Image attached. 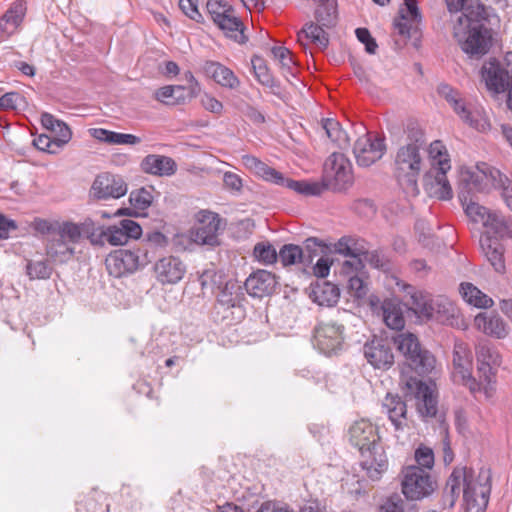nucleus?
Segmentation results:
<instances>
[{
  "label": "nucleus",
  "mask_w": 512,
  "mask_h": 512,
  "mask_svg": "<svg viewBox=\"0 0 512 512\" xmlns=\"http://www.w3.org/2000/svg\"><path fill=\"white\" fill-rule=\"evenodd\" d=\"M481 74L487 89L493 93H503L507 87L512 85L506 67H503L496 59L487 61L482 66Z\"/></svg>",
  "instance_id": "nucleus-19"
},
{
  "label": "nucleus",
  "mask_w": 512,
  "mask_h": 512,
  "mask_svg": "<svg viewBox=\"0 0 512 512\" xmlns=\"http://www.w3.org/2000/svg\"><path fill=\"white\" fill-rule=\"evenodd\" d=\"M386 150L383 139L364 135L356 141L353 152L358 165L369 167L382 158Z\"/></svg>",
  "instance_id": "nucleus-17"
},
{
  "label": "nucleus",
  "mask_w": 512,
  "mask_h": 512,
  "mask_svg": "<svg viewBox=\"0 0 512 512\" xmlns=\"http://www.w3.org/2000/svg\"><path fill=\"white\" fill-rule=\"evenodd\" d=\"M417 466L430 472L434 466L433 450L427 446H420L415 451Z\"/></svg>",
  "instance_id": "nucleus-53"
},
{
  "label": "nucleus",
  "mask_w": 512,
  "mask_h": 512,
  "mask_svg": "<svg viewBox=\"0 0 512 512\" xmlns=\"http://www.w3.org/2000/svg\"><path fill=\"white\" fill-rule=\"evenodd\" d=\"M46 253L54 261L65 263L73 257L75 249L57 233L56 236L49 240L46 246Z\"/></svg>",
  "instance_id": "nucleus-36"
},
{
  "label": "nucleus",
  "mask_w": 512,
  "mask_h": 512,
  "mask_svg": "<svg viewBox=\"0 0 512 512\" xmlns=\"http://www.w3.org/2000/svg\"><path fill=\"white\" fill-rule=\"evenodd\" d=\"M430 168L439 171H450L451 160L446 146L440 140L433 141L428 149Z\"/></svg>",
  "instance_id": "nucleus-37"
},
{
  "label": "nucleus",
  "mask_w": 512,
  "mask_h": 512,
  "mask_svg": "<svg viewBox=\"0 0 512 512\" xmlns=\"http://www.w3.org/2000/svg\"><path fill=\"white\" fill-rule=\"evenodd\" d=\"M99 236L114 246L126 244L128 242V219H123L120 222V227L109 226L106 230L101 229Z\"/></svg>",
  "instance_id": "nucleus-45"
},
{
  "label": "nucleus",
  "mask_w": 512,
  "mask_h": 512,
  "mask_svg": "<svg viewBox=\"0 0 512 512\" xmlns=\"http://www.w3.org/2000/svg\"><path fill=\"white\" fill-rule=\"evenodd\" d=\"M278 259L283 266L295 265L302 262L303 251L298 245L286 244L280 249Z\"/></svg>",
  "instance_id": "nucleus-52"
},
{
  "label": "nucleus",
  "mask_w": 512,
  "mask_h": 512,
  "mask_svg": "<svg viewBox=\"0 0 512 512\" xmlns=\"http://www.w3.org/2000/svg\"><path fill=\"white\" fill-rule=\"evenodd\" d=\"M157 280L162 284H176L186 273V265L175 256H166L155 264Z\"/></svg>",
  "instance_id": "nucleus-21"
},
{
  "label": "nucleus",
  "mask_w": 512,
  "mask_h": 512,
  "mask_svg": "<svg viewBox=\"0 0 512 512\" xmlns=\"http://www.w3.org/2000/svg\"><path fill=\"white\" fill-rule=\"evenodd\" d=\"M252 64L255 75L259 82H261L263 85L271 86L273 84V78L262 61L260 59L252 60Z\"/></svg>",
  "instance_id": "nucleus-59"
},
{
  "label": "nucleus",
  "mask_w": 512,
  "mask_h": 512,
  "mask_svg": "<svg viewBox=\"0 0 512 512\" xmlns=\"http://www.w3.org/2000/svg\"><path fill=\"white\" fill-rule=\"evenodd\" d=\"M459 293L466 303L476 308L488 309L494 304L491 297L469 282L460 284Z\"/></svg>",
  "instance_id": "nucleus-35"
},
{
  "label": "nucleus",
  "mask_w": 512,
  "mask_h": 512,
  "mask_svg": "<svg viewBox=\"0 0 512 512\" xmlns=\"http://www.w3.org/2000/svg\"><path fill=\"white\" fill-rule=\"evenodd\" d=\"M397 349L405 356L411 369L419 375L430 374L435 368V357L421 348L417 337L412 333H401L394 337Z\"/></svg>",
  "instance_id": "nucleus-9"
},
{
  "label": "nucleus",
  "mask_w": 512,
  "mask_h": 512,
  "mask_svg": "<svg viewBox=\"0 0 512 512\" xmlns=\"http://www.w3.org/2000/svg\"><path fill=\"white\" fill-rule=\"evenodd\" d=\"M206 7L215 24L222 16H225L232 10V7L223 2V0H208Z\"/></svg>",
  "instance_id": "nucleus-54"
},
{
  "label": "nucleus",
  "mask_w": 512,
  "mask_h": 512,
  "mask_svg": "<svg viewBox=\"0 0 512 512\" xmlns=\"http://www.w3.org/2000/svg\"><path fill=\"white\" fill-rule=\"evenodd\" d=\"M243 165L253 172L255 175L266 181L277 184L282 181V173L268 166L258 158L252 155H244L242 157Z\"/></svg>",
  "instance_id": "nucleus-34"
},
{
  "label": "nucleus",
  "mask_w": 512,
  "mask_h": 512,
  "mask_svg": "<svg viewBox=\"0 0 512 512\" xmlns=\"http://www.w3.org/2000/svg\"><path fill=\"white\" fill-rule=\"evenodd\" d=\"M223 183L225 188L233 193H240L243 187V181L241 177L233 172L224 173Z\"/></svg>",
  "instance_id": "nucleus-61"
},
{
  "label": "nucleus",
  "mask_w": 512,
  "mask_h": 512,
  "mask_svg": "<svg viewBox=\"0 0 512 512\" xmlns=\"http://www.w3.org/2000/svg\"><path fill=\"white\" fill-rule=\"evenodd\" d=\"M315 18L317 23L323 27L330 28L336 24L337 21V1L324 0L317 7L315 11Z\"/></svg>",
  "instance_id": "nucleus-43"
},
{
  "label": "nucleus",
  "mask_w": 512,
  "mask_h": 512,
  "mask_svg": "<svg viewBox=\"0 0 512 512\" xmlns=\"http://www.w3.org/2000/svg\"><path fill=\"white\" fill-rule=\"evenodd\" d=\"M257 512H294L292 509L289 508L288 505L274 502V501H267L261 504Z\"/></svg>",
  "instance_id": "nucleus-64"
},
{
  "label": "nucleus",
  "mask_w": 512,
  "mask_h": 512,
  "mask_svg": "<svg viewBox=\"0 0 512 512\" xmlns=\"http://www.w3.org/2000/svg\"><path fill=\"white\" fill-rule=\"evenodd\" d=\"M402 474V492L407 499L421 500L436 489V481L430 472L419 466H408Z\"/></svg>",
  "instance_id": "nucleus-11"
},
{
  "label": "nucleus",
  "mask_w": 512,
  "mask_h": 512,
  "mask_svg": "<svg viewBox=\"0 0 512 512\" xmlns=\"http://www.w3.org/2000/svg\"><path fill=\"white\" fill-rule=\"evenodd\" d=\"M401 382L405 385L407 393L416 400V409L423 418L434 417L437 413L436 387L433 382H424L415 377H408L402 373Z\"/></svg>",
  "instance_id": "nucleus-10"
},
{
  "label": "nucleus",
  "mask_w": 512,
  "mask_h": 512,
  "mask_svg": "<svg viewBox=\"0 0 512 512\" xmlns=\"http://www.w3.org/2000/svg\"><path fill=\"white\" fill-rule=\"evenodd\" d=\"M489 220L485 222L483 227L486 231L482 235L493 234L494 238H503L509 232L511 223L498 211H492Z\"/></svg>",
  "instance_id": "nucleus-42"
},
{
  "label": "nucleus",
  "mask_w": 512,
  "mask_h": 512,
  "mask_svg": "<svg viewBox=\"0 0 512 512\" xmlns=\"http://www.w3.org/2000/svg\"><path fill=\"white\" fill-rule=\"evenodd\" d=\"M205 71L217 84L224 88L235 90L241 84L234 72L219 62H207Z\"/></svg>",
  "instance_id": "nucleus-29"
},
{
  "label": "nucleus",
  "mask_w": 512,
  "mask_h": 512,
  "mask_svg": "<svg viewBox=\"0 0 512 512\" xmlns=\"http://www.w3.org/2000/svg\"><path fill=\"white\" fill-rule=\"evenodd\" d=\"M448 171L429 169L424 175V189L430 197L439 200H450L453 190L446 176Z\"/></svg>",
  "instance_id": "nucleus-22"
},
{
  "label": "nucleus",
  "mask_w": 512,
  "mask_h": 512,
  "mask_svg": "<svg viewBox=\"0 0 512 512\" xmlns=\"http://www.w3.org/2000/svg\"><path fill=\"white\" fill-rule=\"evenodd\" d=\"M480 247L487 260L497 273H504L506 270L504 258V246L497 238L488 235H481Z\"/></svg>",
  "instance_id": "nucleus-27"
},
{
  "label": "nucleus",
  "mask_w": 512,
  "mask_h": 512,
  "mask_svg": "<svg viewBox=\"0 0 512 512\" xmlns=\"http://www.w3.org/2000/svg\"><path fill=\"white\" fill-rule=\"evenodd\" d=\"M471 351L464 342H456L453 352L452 379L455 383L466 387L470 393H475L476 378L471 374Z\"/></svg>",
  "instance_id": "nucleus-14"
},
{
  "label": "nucleus",
  "mask_w": 512,
  "mask_h": 512,
  "mask_svg": "<svg viewBox=\"0 0 512 512\" xmlns=\"http://www.w3.org/2000/svg\"><path fill=\"white\" fill-rule=\"evenodd\" d=\"M474 325L478 331L495 339H504L510 332L504 319L494 313L481 312L477 314L474 318Z\"/></svg>",
  "instance_id": "nucleus-24"
},
{
  "label": "nucleus",
  "mask_w": 512,
  "mask_h": 512,
  "mask_svg": "<svg viewBox=\"0 0 512 512\" xmlns=\"http://www.w3.org/2000/svg\"><path fill=\"white\" fill-rule=\"evenodd\" d=\"M221 219L217 213L200 210L195 215V225L189 231L190 239L198 245L216 246Z\"/></svg>",
  "instance_id": "nucleus-13"
},
{
  "label": "nucleus",
  "mask_w": 512,
  "mask_h": 512,
  "mask_svg": "<svg viewBox=\"0 0 512 512\" xmlns=\"http://www.w3.org/2000/svg\"><path fill=\"white\" fill-rule=\"evenodd\" d=\"M140 166L145 173L159 177H170L177 171V164L174 159L158 154L147 155L141 161Z\"/></svg>",
  "instance_id": "nucleus-26"
},
{
  "label": "nucleus",
  "mask_w": 512,
  "mask_h": 512,
  "mask_svg": "<svg viewBox=\"0 0 512 512\" xmlns=\"http://www.w3.org/2000/svg\"><path fill=\"white\" fill-rule=\"evenodd\" d=\"M350 443L361 453V466L372 480L380 479L387 470V457L378 444L380 439L377 427L369 420L355 421L348 430Z\"/></svg>",
  "instance_id": "nucleus-5"
},
{
  "label": "nucleus",
  "mask_w": 512,
  "mask_h": 512,
  "mask_svg": "<svg viewBox=\"0 0 512 512\" xmlns=\"http://www.w3.org/2000/svg\"><path fill=\"white\" fill-rule=\"evenodd\" d=\"M461 493L465 512H485L491 493L490 469L481 468L475 472L466 466L455 467L446 482L443 508H453Z\"/></svg>",
  "instance_id": "nucleus-3"
},
{
  "label": "nucleus",
  "mask_w": 512,
  "mask_h": 512,
  "mask_svg": "<svg viewBox=\"0 0 512 512\" xmlns=\"http://www.w3.org/2000/svg\"><path fill=\"white\" fill-rule=\"evenodd\" d=\"M357 39L365 45V50L369 54H375L378 45L374 38H372L370 32L366 28H357L356 31Z\"/></svg>",
  "instance_id": "nucleus-58"
},
{
  "label": "nucleus",
  "mask_w": 512,
  "mask_h": 512,
  "mask_svg": "<svg viewBox=\"0 0 512 512\" xmlns=\"http://www.w3.org/2000/svg\"><path fill=\"white\" fill-rule=\"evenodd\" d=\"M382 409L396 432L405 430L408 426L407 405L399 395L387 393L382 401Z\"/></svg>",
  "instance_id": "nucleus-23"
},
{
  "label": "nucleus",
  "mask_w": 512,
  "mask_h": 512,
  "mask_svg": "<svg viewBox=\"0 0 512 512\" xmlns=\"http://www.w3.org/2000/svg\"><path fill=\"white\" fill-rule=\"evenodd\" d=\"M98 228L92 220L87 219L81 225L64 222L58 230V234L64 238L70 245L80 242L82 235L85 233L94 242V236L96 235Z\"/></svg>",
  "instance_id": "nucleus-28"
},
{
  "label": "nucleus",
  "mask_w": 512,
  "mask_h": 512,
  "mask_svg": "<svg viewBox=\"0 0 512 512\" xmlns=\"http://www.w3.org/2000/svg\"><path fill=\"white\" fill-rule=\"evenodd\" d=\"M395 175L407 197L419 194L418 176L423 166L421 147L417 142L401 146L395 155Z\"/></svg>",
  "instance_id": "nucleus-7"
},
{
  "label": "nucleus",
  "mask_w": 512,
  "mask_h": 512,
  "mask_svg": "<svg viewBox=\"0 0 512 512\" xmlns=\"http://www.w3.org/2000/svg\"><path fill=\"white\" fill-rule=\"evenodd\" d=\"M241 287L236 283L228 282L221 289L218 295V304L219 306L229 309L235 308L239 305L240 296H241Z\"/></svg>",
  "instance_id": "nucleus-46"
},
{
  "label": "nucleus",
  "mask_w": 512,
  "mask_h": 512,
  "mask_svg": "<svg viewBox=\"0 0 512 512\" xmlns=\"http://www.w3.org/2000/svg\"><path fill=\"white\" fill-rule=\"evenodd\" d=\"M253 256L263 265H272L278 259V253L269 242H259L254 246Z\"/></svg>",
  "instance_id": "nucleus-51"
},
{
  "label": "nucleus",
  "mask_w": 512,
  "mask_h": 512,
  "mask_svg": "<svg viewBox=\"0 0 512 512\" xmlns=\"http://www.w3.org/2000/svg\"><path fill=\"white\" fill-rule=\"evenodd\" d=\"M363 353L370 365L376 369H388L394 362V355L386 339L374 337L366 342Z\"/></svg>",
  "instance_id": "nucleus-18"
},
{
  "label": "nucleus",
  "mask_w": 512,
  "mask_h": 512,
  "mask_svg": "<svg viewBox=\"0 0 512 512\" xmlns=\"http://www.w3.org/2000/svg\"><path fill=\"white\" fill-rule=\"evenodd\" d=\"M438 94L443 97L453 108L460 119L470 127L485 132L489 130L490 123L482 108H471L465 104L459 91L446 83H441L437 88Z\"/></svg>",
  "instance_id": "nucleus-8"
},
{
  "label": "nucleus",
  "mask_w": 512,
  "mask_h": 512,
  "mask_svg": "<svg viewBox=\"0 0 512 512\" xmlns=\"http://www.w3.org/2000/svg\"><path fill=\"white\" fill-rule=\"evenodd\" d=\"M477 377L476 389L472 395L476 399L484 398L491 401L497 391V372L501 365V355L488 341H482L476 346Z\"/></svg>",
  "instance_id": "nucleus-6"
},
{
  "label": "nucleus",
  "mask_w": 512,
  "mask_h": 512,
  "mask_svg": "<svg viewBox=\"0 0 512 512\" xmlns=\"http://www.w3.org/2000/svg\"><path fill=\"white\" fill-rule=\"evenodd\" d=\"M347 287L350 294L358 299L363 298L367 293L366 284L358 274L349 276Z\"/></svg>",
  "instance_id": "nucleus-57"
},
{
  "label": "nucleus",
  "mask_w": 512,
  "mask_h": 512,
  "mask_svg": "<svg viewBox=\"0 0 512 512\" xmlns=\"http://www.w3.org/2000/svg\"><path fill=\"white\" fill-rule=\"evenodd\" d=\"M335 251L345 257L347 260L343 262L342 270L347 275L354 272H360L364 265L361 256L365 254L366 250L358 240L352 237H342L335 244Z\"/></svg>",
  "instance_id": "nucleus-16"
},
{
  "label": "nucleus",
  "mask_w": 512,
  "mask_h": 512,
  "mask_svg": "<svg viewBox=\"0 0 512 512\" xmlns=\"http://www.w3.org/2000/svg\"><path fill=\"white\" fill-rule=\"evenodd\" d=\"M316 348L323 354L331 355L341 349L344 342V327L334 321L320 323L315 328Z\"/></svg>",
  "instance_id": "nucleus-15"
},
{
  "label": "nucleus",
  "mask_w": 512,
  "mask_h": 512,
  "mask_svg": "<svg viewBox=\"0 0 512 512\" xmlns=\"http://www.w3.org/2000/svg\"><path fill=\"white\" fill-rule=\"evenodd\" d=\"M277 185L287 187L297 193L303 195H319L322 191V188L317 183H311L307 181H296L287 179L282 175V181L277 182Z\"/></svg>",
  "instance_id": "nucleus-48"
},
{
  "label": "nucleus",
  "mask_w": 512,
  "mask_h": 512,
  "mask_svg": "<svg viewBox=\"0 0 512 512\" xmlns=\"http://www.w3.org/2000/svg\"><path fill=\"white\" fill-rule=\"evenodd\" d=\"M179 7L190 19L199 22L202 18L198 11L196 0H179Z\"/></svg>",
  "instance_id": "nucleus-63"
},
{
  "label": "nucleus",
  "mask_w": 512,
  "mask_h": 512,
  "mask_svg": "<svg viewBox=\"0 0 512 512\" xmlns=\"http://www.w3.org/2000/svg\"><path fill=\"white\" fill-rule=\"evenodd\" d=\"M25 12V2L22 0L15 1L0 18V31L7 35L13 34L23 21Z\"/></svg>",
  "instance_id": "nucleus-31"
},
{
  "label": "nucleus",
  "mask_w": 512,
  "mask_h": 512,
  "mask_svg": "<svg viewBox=\"0 0 512 512\" xmlns=\"http://www.w3.org/2000/svg\"><path fill=\"white\" fill-rule=\"evenodd\" d=\"M127 192L126 184L116 176L103 173L92 183L90 193L96 199L120 198Z\"/></svg>",
  "instance_id": "nucleus-20"
},
{
  "label": "nucleus",
  "mask_w": 512,
  "mask_h": 512,
  "mask_svg": "<svg viewBox=\"0 0 512 512\" xmlns=\"http://www.w3.org/2000/svg\"><path fill=\"white\" fill-rule=\"evenodd\" d=\"M216 25L225 33V35L233 39L237 43H245L246 36L241 20L236 17L234 10H230L225 16H222Z\"/></svg>",
  "instance_id": "nucleus-33"
},
{
  "label": "nucleus",
  "mask_w": 512,
  "mask_h": 512,
  "mask_svg": "<svg viewBox=\"0 0 512 512\" xmlns=\"http://www.w3.org/2000/svg\"><path fill=\"white\" fill-rule=\"evenodd\" d=\"M278 285L275 274L267 270H257L245 281L247 292L253 297L271 295Z\"/></svg>",
  "instance_id": "nucleus-25"
},
{
  "label": "nucleus",
  "mask_w": 512,
  "mask_h": 512,
  "mask_svg": "<svg viewBox=\"0 0 512 512\" xmlns=\"http://www.w3.org/2000/svg\"><path fill=\"white\" fill-rule=\"evenodd\" d=\"M405 501L400 495L390 496L381 506L380 512H404Z\"/></svg>",
  "instance_id": "nucleus-62"
},
{
  "label": "nucleus",
  "mask_w": 512,
  "mask_h": 512,
  "mask_svg": "<svg viewBox=\"0 0 512 512\" xmlns=\"http://www.w3.org/2000/svg\"><path fill=\"white\" fill-rule=\"evenodd\" d=\"M154 97L157 101L168 106L182 105L191 100L183 85L160 87L154 92Z\"/></svg>",
  "instance_id": "nucleus-32"
},
{
  "label": "nucleus",
  "mask_w": 512,
  "mask_h": 512,
  "mask_svg": "<svg viewBox=\"0 0 512 512\" xmlns=\"http://www.w3.org/2000/svg\"><path fill=\"white\" fill-rule=\"evenodd\" d=\"M272 54L275 60L279 63L283 75L290 80V77H295L296 66L291 56V52L286 47H273Z\"/></svg>",
  "instance_id": "nucleus-47"
},
{
  "label": "nucleus",
  "mask_w": 512,
  "mask_h": 512,
  "mask_svg": "<svg viewBox=\"0 0 512 512\" xmlns=\"http://www.w3.org/2000/svg\"><path fill=\"white\" fill-rule=\"evenodd\" d=\"M89 134L98 141L108 144H128V134L117 133L103 128H91Z\"/></svg>",
  "instance_id": "nucleus-50"
},
{
  "label": "nucleus",
  "mask_w": 512,
  "mask_h": 512,
  "mask_svg": "<svg viewBox=\"0 0 512 512\" xmlns=\"http://www.w3.org/2000/svg\"><path fill=\"white\" fill-rule=\"evenodd\" d=\"M448 10L456 15L452 19L454 38L461 49L471 56H482L492 46V32L483 21L486 8L479 2L465 5L467 0H445Z\"/></svg>",
  "instance_id": "nucleus-2"
},
{
  "label": "nucleus",
  "mask_w": 512,
  "mask_h": 512,
  "mask_svg": "<svg viewBox=\"0 0 512 512\" xmlns=\"http://www.w3.org/2000/svg\"><path fill=\"white\" fill-rule=\"evenodd\" d=\"M386 285L393 293H403L404 299H409L415 309L421 311L429 318L456 327L466 329L467 324L457 305L446 296H436L429 299L422 291L417 290L410 284L405 283L395 275L386 277Z\"/></svg>",
  "instance_id": "nucleus-4"
},
{
  "label": "nucleus",
  "mask_w": 512,
  "mask_h": 512,
  "mask_svg": "<svg viewBox=\"0 0 512 512\" xmlns=\"http://www.w3.org/2000/svg\"><path fill=\"white\" fill-rule=\"evenodd\" d=\"M385 324L394 330H400L405 325V320L399 303L394 299H386L381 305Z\"/></svg>",
  "instance_id": "nucleus-39"
},
{
  "label": "nucleus",
  "mask_w": 512,
  "mask_h": 512,
  "mask_svg": "<svg viewBox=\"0 0 512 512\" xmlns=\"http://www.w3.org/2000/svg\"><path fill=\"white\" fill-rule=\"evenodd\" d=\"M322 126L328 138L339 148L344 149L349 146L350 139L348 134L345 130L342 129L338 121L334 119H324Z\"/></svg>",
  "instance_id": "nucleus-44"
},
{
  "label": "nucleus",
  "mask_w": 512,
  "mask_h": 512,
  "mask_svg": "<svg viewBox=\"0 0 512 512\" xmlns=\"http://www.w3.org/2000/svg\"><path fill=\"white\" fill-rule=\"evenodd\" d=\"M298 41L304 45L305 40H311L312 43L325 49L329 44L328 34L322 25L307 23L303 29L297 34Z\"/></svg>",
  "instance_id": "nucleus-40"
},
{
  "label": "nucleus",
  "mask_w": 512,
  "mask_h": 512,
  "mask_svg": "<svg viewBox=\"0 0 512 512\" xmlns=\"http://www.w3.org/2000/svg\"><path fill=\"white\" fill-rule=\"evenodd\" d=\"M156 191L153 186L141 187L130 193V217H145Z\"/></svg>",
  "instance_id": "nucleus-30"
},
{
  "label": "nucleus",
  "mask_w": 512,
  "mask_h": 512,
  "mask_svg": "<svg viewBox=\"0 0 512 512\" xmlns=\"http://www.w3.org/2000/svg\"><path fill=\"white\" fill-rule=\"evenodd\" d=\"M127 257L128 250L125 249H118L111 252L105 261L108 273L115 278L124 276L128 272Z\"/></svg>",
  "instance_id": "nucleus-41"
},
{
  "label": "nucleus",
  "mask_w": 512,
  "mask_h": 512,
  "mask_svg": "<svg viewBox=\"0 0 512 512\" xmlns=\"http://www.w3.org/2000/svg\"><path fill=\"white\" fill-rule=\"evenodd\" d=\"M324 181L328 188L341 191L352 182V165L343 153H332L324 163Z\"/></svg>",
  "instance_id": "nucleus-12"
},
{
  "label": "nucleus",
  "mask_w": 512,
  "mask_h": 512,
  "mask_svg": "<svg viewBox=\"0 0 512 512\" xmlns=\"http://www.w3.org/2000/svg\"><path fill=\"white\" fill-rule=\"evenodd\" d=\"M34 146L40 150L49 154H56L60 149V145L54 138H50L45 134H41L33 140Z\"/></svg>",
  "instance_id": "nucleus-55"
},
{
  "label": "nucleus",
  "mask_w": 512,
  "mask_h": 512,
  "mask_svg": "<svg viewBox=\"0 0 512 512\" xmlns=\"http://www.w3.org/2000/svg\"><path fill=\"white\" fill-rule=\"evenodd\" d=\"M52 267L45 260H28L26 263V275L30 280H46L52 275Z\"/></svg>",
  "instance_id": "nucleus-49"
},
{
  "label": "nucleus",
  "mask_w": 512,
  "mask_h": 512,
  "mask_svg": "<svg viewBox=\"0 0 512 512\" xmlns=\"http://www.w3.org/2000/svg\"><path fill=\"white\" fill-rule=\"evenodd\" d=\"M491 189H502V198L506 206L512 211V187L509 179L487 163L476 166H463L459 171V194L462 207L467 217L482 226L489 220L491 210L475 202L472 192H488Z\"/></svg>",
  "instance_id": "nucleus-1"
},
{
  "label": "nucleus",
  "mask_w": 512,
  "mask_h": 512,
  "mask_svg": "<svg viewBox=\"0 0 512 512\" xmlns=\"http://www.w3.org/2000/svg\"><path fill=\"white\" fill-rule=\"evenodd\" d=\"M399 14V17L394 21L395 29L400 35L409 37L411 30L416 28L420 21H411L404 11H399Z\"/></svg>",
  "instance_id": "nucleus-56"
},
{
  "label": "nucleus",
  "mask_w": 512,
  "mask_h": 512,
  "mask_svg": "<svg viewBox=\"0 0 512 512\" xmlns=\"http://www.w3.org/2000/svg\"><path fill=\"white\" fill-rule=\"evenodd\" d=\"M200 102L203 108L211 113L220 115L223 112V104L211 94L202 95Z\"/></svg>",
  "instance_id": "nucleus-60"
},
{
  "label": "nucleus",
  "mask_w": 512,
  "mask_h": 512,
  "mask_svg": "<svg viewBox=\"0 0 512 512\" xmlns=\"http://www.w3.org/2000/svg\"><path fill=\"white\" fill-rule=\"evenodd\" d=\"M339 297V288L330 282L317 284L311 292L312 300L320 306H333L338 302Z\"/></svg>",
  "instance_id": "nucleus-38"
}]
</instances>
